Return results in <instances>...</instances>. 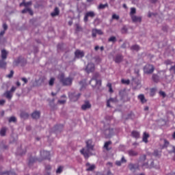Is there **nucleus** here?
Wrapping results in <instances>:
<instances>
[{
	"mask_svg": "<svg viewBox=\"0 0 175 175\" xmlns=\"http://www.w3.org/2000/svg\"><path fill=\"white\" fill-rule=\"evenodd\" d=\"M86 147L88 150H94V146L92 145V140L89 139L86 142Z\"/></svg>",
	"mask_w": 175,
	"mask_h": 175,
	"instance_id": "dca6fc26",
	"label": "nucleus"
},
{
	"mask_svg": "<svg viewBox=\"0 0 175 175\" xmlns=\"http://www.w3.org/2000/svg\"><path fill=\"white\" fill-rule=\"evenodd\" d=\"M150 95L152 96H154V95H155V89L154 88H152L150 90Z\"/></svg>",
	"mask_w": 175,
	"mask_h": 175,
	"instance_id": "3c124183",
	"label": "nucleus"
},
{
	"mask_svg": "<svg viewBox=\"0 0 175 175\" xmlns=\"http://www.w3.org/2000/svg\"><path fill=\"white\" fill-rule=\"evenodd\" d=\"M76 30L80 31L81 29V27L79 24H76Z\"/></svg>",
	"mask_w": 175,
	"mask_h": 175,
	"instance_id": "13d9d810",
	"label": "nucleus"
},
{
	"mask_svg": "<svg viewBox=\"0 0 175 175\" xmlns=\"http://www.w3.org/2000/svg\"><path fill=\"white\" fill-rule=\"evenodd\" d=\"M128 154L130 157H137L139 153L133 150H130L128 151Z\"/></svg>",
	"mask_w": 175,
	"mask_h": 175,
	"instance_id": "4be33fe9",
	"label": "nucleus"
},
{
	"mask_svg": "<svg viewBox=\"0 0 175 175\" xmlns=\"http://www.w3.org/2000/svg\"><path fill=\"white\" fill-rule=\"evenodd\" d=\"M21 118L25 119V118H28L29 115H28V113H25V112H22V113H21Z\"/></svg>",
	"mask_w": 175,
	"mask_h": 175,
	"instance_id": "58836bf2",
	"label": "nucleus"
},
{
	"mask_svg": "<svg viewBox=\"0 0 175 175\" xmlns=\"http://www.w3.org/2000/svg\"><path fill=\"white\" fill-rule=\"evenodd\" d=\"M87 73H92L95 70V64L93 63H89L85 68Z\"/></svg>",
	"mask_w": 175,
	"mask_h": 175,
	"instance_id": "0eeeda50",
	"label": "nucleus"
},
{
	"mask_svg": "<svg viewBox=\"0 0 175 175\" xmlns=\"http://www.w3.org/2000/svg\"><path fill=\"white\" fill-rule=\"evenodd\" d=\"M170 70H172V72H174V73L175 74V66H171V68H170Z\"/></svg>",
	"mask_w": 175,
	"mask_h": 175,
	"instance_id": "0e129e2a",
	"label": "nucleus"
},
{
	"mask_svg": "<svg viewBox=\"0 0 175 175\" xmlns=\"http://www.w3.org/2000/svg\"><path fill=\"white\" fill-rule=\"evenodd\" d=\"M152 81L154 83H159V77L158 75H157L156 74L152 75Z\"/></svg>",
	"mask_w": 175,
	"mask_h": 175,
	"instance_id": "cd10ccee",
	"label": "nucleus"
},
{
	"mask_svg": "<svg viewBox=\"0 0 175 175\" xmlns=\"http://www.w3.org/2000/svg\"><path fill=\"white\" fill-rule=\"evenodd\" d=\"M123 60L124 56H122L121 54L116 55L113 59V61L116 62V64H121Z\"/></svg>",
	"mask_w": 175,
	"mask_h": 175,
	"instance_id": "6e6552de",
	"label": "nucleus"
},
{
	"mask_svg": "<svg viewBox=\"0 0 175 175\" xmlns=\"http://www.w3.org/2000/svg\"><path fill=\"white\" fill-rule=\"evenodd\" d=\"M163 142H164V146H168L169 145V142H167V140L166 139H163Z\"/></svg>",
	"mask_w": 175,
	"mask_h": 175,
	"instance_id": "338daca9",
	"label": "nucleus"
},
{
	"mask_svg": "<svg viewBox=\"0 0 175 175\" xmlns=\"http://www.w3.org/2000/svg\"><path fill=\"white\" fill-rule=\"evenodd\" d=\"M57 103H59V105H65L66 100H58Z\"/></svg>",
	"mask_w": 175,
	"mask_h": 175,
	"instance_id": "de8ad7c7",
	"label": "nucleus"
},
{
	"mask_svg": "<svg viewBox=\"0 0 175 175\" xmlns=\"http://www.w3.org/2000/svg\"><path fill=\"white\" fill-rule=\"evenodd\" d=\"M8 65V63H6V61L5 59H0V68L1 69H6V66Z\"/></svg>",
	"mask_w": 175,
	"mask_h": 175,
	"instance_id": "f3484780",
	"label": "nucleus"
},
{
	"mask_svg": "<svg viewBox=\"0 0 175 175\" xmlns=\"http://www.w3.org/2000/svg\"><path fill=\"white\" fill-rule=\"evenodd\" d=\"M98 35H103V31L101 29H96Z\"/></svg>",
	"mask_w": 175,
	"mask_h": 175,
	"instance_id": "8fccbe9b",
	"label": "nucleus"
},
{
	"mask_svg": "<svg viewBox=\"0 0 175 175\" xmlns=\"http://www.w3.org/2000/svg\"><path fill=\"white\" fill-rule=\"evenodd\" d=\"M106 133H109L107 135V137H110V136H111V135H113V129H109L108 130H106Z\"/></svg>",
	"mask_w": 175,
	"mask_h": 175,
	"instance_id": "473e14b6",
	"label": "nucleus"
},
{
	"mask_svg": "<svg viewBox=\"0 0 175 175\" xmlns=\"http://www.w3.org/2000/svg\"><path fill=\"white\" fill-rule=\"evenodd\" d=\"M165 65H172V62L170 60H166L165 62Z\"/></svg>",
	"mask_w": 175,
	"mask_h": 175,
	"instance_id": "bf43d9fd",
	"label": "nucleus"
},
{
	"mask_svg": "<svg viewBox=\"0 0 175 175\" xmlns=\"http://www.w3.org/2000/svg\"><path fill=\"white\" fill-rule=\"evenodd\" d=\"M58 79L61 83H62L63 85H71L72 81H73V79L70 77L65 78V75L60 74L58 76Z\"/></svg>",
	"mask_w": 175,
	"mask_h": 175,
	"instance_id": "f03ea898",
	"label": "nucleus"
},
{
	"mask_svg": "<svg viewBox=\"0 0 175 175\" xmlns=\"http://www.w3.org/2000/svg\"><path fill=\"white\" fill-rule=\"evenodd\" d=\"M31 5H32V1H28V2H25L24 3V6L25 8H29V6H31Z\"/></svg>",
	"mask_w": 175,
	"mask_h": 175,
	"instance_id": "49530a36",
	"label": "nucleus"
},
{
	"mask_svg": "<svg viewBox=\"0 0 175 175\" xmlns=\"http://www.w3.org/2000/svg\"><path fill=\"white\" fill-rule=\"evenodd\" d=\"M54 81H55V79L52 77L51 78V79L49 80V85L52 87V85H54Z\"/></svg>",
	"mask_w": 175,
	"mask_h": 175,
	"instance_id": "ea45409f",
	"label": "nucleus"
},
{
	"mask_svg": "<svg viewBox=\"0 0 175 175\" xmlns=\"http://www.w3.org/2000/svg\"><path fill=\"white\" fill-rule=\"evenodd\" d=\"M5 103H6V100H0V106H3V105H5Z\"/></svg>",
	"mask_w": 175,
	"mask_h": 175,
	"instance_id": "4d7b16f0",
	"label": "nucleus"
},
{
	"mask_svg": "<svg viewBox=\"0 0 175 175\" xmlns=\"http://www.w3.org/2000/svg\"><path fill=\"white\" fill-rule=\"evenodd\" d=\"M129 168L131 172H136V170H137V169H139V165L130 163L129 165Z\"/></svg>",
	"mask_w": 175,
	"mask_h": 175,
	"instance_id": "9d476101",
	"label": "nucleus"
},
{
	"mask_svg": "<svg viewBox=\"0 0 175 175\" xmlns=\"http://www.w3.org/2000/svg\"><path fill=\"white\" fill-rule=\"evenodd\" d=\"M40 157L42 159H49V161H50V152L47 150H41Z\"/></svg>",
	"mask_w": 175,
	"mask_h": 175,
	"instance_id": "423d86ee",
	"label": "nucleus"
},
{
	"mask_svg": "<svg viewBox=\"0 0 175 175\" xmlns=\"http://www.w3.org/2000/svg\"><path fill=\"white\" fill-rule=\"evenodd\" d=\"M96 34H97L96 29H93L92 31V37L93 38H96Z\"/></svg>",
	"mask_w": 175,
	"mask_h": 175,
	"instance_id": "a18cd8bd",
	"label": "nucleus"
},
{
	"mask_svg": "<svg viewBox=\"0 0 175 175\" xmlns=\"http://www.w3.org/2000/svg\"><path fill=\"white\" fill-rule=\"evenodd\" d=\"M86 166H88L86 169L87 172H92V170H94L95 169V165H91L90 163H87Z\"/></svg>",
	"mask_w": 175,
	"mask_h": 175,
	"instance_id": "a211bd4d",
	"label": "nucleus"
},
{
	"mask_svg": "<svg viewBox=\"0 0 175 175\" xmlns=\"http://www.w3.org/2000/svg\"><path fill=\"white\" fill-rule=\"evenodd\" d=\"M31 117L34 120H38V119L40 118V111H36L33 112L31 114Z\"/></svg>",
	"mask_w": 175,
	"mask_h": 175,
	"instance_id": "ddd939ff",
	"label": "nucleus"
},
{
	"mask_svg": "<svg viewBox=\"0 0 175 175\" xmlns=\"http://www.w3.org/2000/svg\"><path fill=\"white\" fill-rule=\"evenodd\" d=\"M122 163L121 161H118L116 162V165H117V166H121Z\"/></svg>",
	"mask_w": 175,
	"mask_h": 175,
	"instance_id": "e2e57ef3",
	"label": "nucleus"
},
{
	"mask_svg": "<svg viewBox=\"0 0 175 175\" xmlns=\"http://www.w3.org/2000/svg\"><path fill=\"white\" fill-rule=\"evenodd\" d=\"M139 45H133L131 47V50H133V51H139Z\"/></svg>",
	"mask_w": 175,
	"mask_h": 175,
	"instance_id": "c9c22d12",
	"label": "nucleus"
},
{
	"mask_svg": "<svg viewBox=\"0 0 175 175\" xmlns=\"http://www.w3.org/2000/svg\"><path fill=\"white\" fill-rule=\"evenodd\" d=\"M21 80L24 82L25 84H27V83H28V79H27V78L25 77L21 78Z\"/></svg>",
	"mask_w": 175,
	"mask_h": 175,
	"instance_id": "6e6d98bb",
	"label": "nucleus"
},
{
	"mask_svg": "<svg viewBox=\"0 0 175 175\" xmlns=\"http://www.w3.org/2000/svg\"><path fill=\"white\" fill-rule=\"evenodd\" d=\"M133 23H142V16H137L136 15L131 16Z\"/></svg>",
	"mask_w": 175,
	"mask_h": 175,
	"instance_id": "9b49d317",
	"label": "nucleus"
},
{
	"mask_svg": "<svg viewBox=\"0 0 175 175\" xmlns=\"http://www.w3.org/2000/svg\"><path fill=\"white\" fill-rule=\"evenodd\" d=\"M142 167H145L147 169L148 167V163H145L142 165Z\"/></svg>",
	"mask_w": 175,
	"mask_h": 175,
	"instance_id": "69168bd1",
	"label": "nucleus"
},
{
	"mask_svg": "<svg viewBox=\"0 0 175 175\" xmlns=\"http://www.w3.org/2000/svg\"><path fill=\"white\" fill-rule=\"evenodd\" d=\"M13 75H14V71L12 70L9 75H6V77H8V79H12L13 77Z\"/></svg>",
	"mask_w": 175,
	"mask_h": 175,
	"instance_id": "c03bdc74",
	"label": "nucleus"
},
{
	"mask_svg": "<svg viewBox=\"0 0 175 175\" xmlns=\"http://www.w3.org/2000/svg\"><path fill=\"white\" fill-rule=\"evenodd\" d=\"M80 152L83 155L85 159H88V158H90V150L83 148L80 150Z\"/></svg>",
	"mask_w": 175,
	"mask_h": 175,
	"instance_id": "1a4fd4ad",
	"label": "nucleus"
},
{
	"mask_svg": "<svg viewBox=\"0 0 175 175\" xmlns=\"http://www.w3.org/2000/svg\"><path fill=\"white\" fill-rule=\"evenodd\" d=\"M135 14H136V8H131V12H130L131 17H132V16H135Z\"/></svg>",
	"mask_w": 175,
	"mask_h": 175,
	"instance_id": "72a5a7b5",
	"label": "nucleus"
},
{
	"mask_svg": "<svg viewBox=\"0 0 175 175\" xmlns=\"http://www.w3.org/2000/svg\"><path fill=\"white\" fill-rule=\"evenodd\" d=\"M146 154H143L142 156L140 157V161H146Z\"/></svg>",
	"mask_w": 175,
	"mask_h": 175,
	"instance_id": "5fc2aeb1",
	"label": "nucleus"
},
{
	"mask_svg": "<svg viewBox=\"0 0 175 175\" xmlns=\"http://www.w3.org/2000/svg\"><path fill=\"white\" fill-rule=\"evenodd\" d=\"M7 58H8V52L5 49L1 50V59L6 60Z\"/></svg>",
	"mask_w": 175,
	"mask_h": 175,
	"instance_id": "6ab92c4d",
	"label": "nucleus"
},
{
	"mask_svg": "<svg viewBox=\"0 0 175 175\" xmlns=\"http://www.w3.org/2000/svg\"><path fill=\"white\" fill-rule=\"evenodd\" d=\"M90 84L92 85V87H100V85H102L100 75H99L98 72H95L90 81Z\"/></svg>",
	"mask_w": 175,
	"mask_h": 175,
	"instance_id": "f257e3e1",
	"label": "nucleus"
},
{
	"mask_svg": "<svg viewBox=\"0 0 175 175\" xmlns=\"http://www.w3.org/2000/svg\"><path fill=\"white\" fill-rule=\"evenodd\" d=\"M106 8H109V4L105 3V4H102L100 3L97 9L98 10H102L103 9H106Z\"/></svg>",
	"mask_w": 175,
	"mask_h": 175,
	"instance_id": "a878e982",
	"label": "nucleus"
},
{
	"mask_svg": "<svg viewBox=\"0 0 175 175\" xmlns=\"http://www.w3.org/2000/svg\"><path fill=\"white\" fill-rule=\"evenodd\" d=\"M88 17H91V18H94V17H95V12L93 11H90L86 12L83 18V21L85 23H87L88 21Z\"/></svg>",
	"mask_w": 175,
	"mask_h": 175,
	"instance_id": "39448f33",
	"label": "nucleus"
},
{
	"mask_svg": "<svg viewBox=\"0 0 175 175\" xmlns=\"http://www.w3.org/2000/svg\"><path fill=\"white\" fill-rule=\"evenodd\" d=\"M3 174H7V175H17V174H15L14 172H12V171L5 172L1 173V175H3Z\"/></svg>",
	"mask_w": 175,
	"mask_h": 175,
	"instance_id": "4c0bfd02",
	"label": "nucleus"
},
{
	"mask_svg": "<svg viewBox=\"0 0 175 175\" xmlns=\"http://www.w3.org/2000/svg\"><path fill=\"white\" fill-rule=\"evenodd\" d=\"M21 13H23V14H25V13H29L30 16L33 15V11H32V10L29 8H26L25 9L22 10Z\"/></svg>",
	"mask_w": 175,
	"mask_h": 175,
	"instance_id": "2eb2a0df",
	"label": "nucleus"
},
{
	"mask_svg": "<svg viewBox=\"0 0 175 175\" xmlns=\"http://www.w3.org/2000/svg\"><path fill=\"white\" fill-rule=\"evenodd\" d=\"M63 171H64V166H59L57 169L56 173H57V174H61V173H62Z\"/></svg>",
	"mask_w": 175,
	"mask_h": 175,
	"instance_id": "7c9ffc66",
	"label": "nucleus"
},
{
	"mask_svg": "<svg viewBox=\"0 0 175 175\" xmlns=\"http://www.w3.org/2000/svg\"><path fill=\"white\" fill-rule=\"evenodd\" d=\"M45 169H46V170H51V165H46V166H45Z\"/></svg>",
	"mask_w": 175,
	"mask_h": 175,
	"instance_id": "052dcab7",
	"label": "nucleus"
},
{
	"mask_svg": "<svg viewBox=\"0 0 175 175\" xmlns=\"http://www.w3.org/2000/svg\"><path fill=\"white\" fill-rule=\"evenodd\" d=\"M116 41H117V38H116L115 36H111L108 40V42H112L113 43H114Z\"/></svg>",
	"mask_w": 175,
	"mask_h": 175,
	"instance_id": "79ce46f5",
	"label": "nucleus"
},
{
	"mask_svg": "<svg viewBox=\"0 0 175 175\" xmlns=\"http://www.w3.org/2000/svg\"><path fill=\"white\" fill-rule=\"evenodd\" d=\"M150 137V135L146 132L144 133L143 135V142L144 143H148V138Z\"/></svg>",
	"mask_w": 175,
	"mask_h": 175,
	"instance_id": "5701e85b",
	"label": "nucleus"
},
{
	"mask_svg": "<svg viewBox=\"0 0 175 175\" xmlns=\"http://www.w3.org/2000/svg\"><path fill=\"white\" fill-rule=\"evenodd\" d=\"M8 121L9 122H16L17 121V118H16L14 116H12L9 118Z\"/></svg>",
	"mask_w": 175,
	"mask_h": 175,
	"instance_id": "a19ab883",
	"label": "nucleus"
},
{
	"mask_svg": "<svg viewBox=\"0 0 175 175\" xmlns=\"http://www.w3.org/2000/svg\"><path fill=\"white\" fill-rule=\"evenodd\" d=\"M122 33H125L128 32V29L125 27H122Z\"/></svg>",
	"mask_w": 175,
	"mask_h": 175,
	"instance_id": "864d4df0",
	"label": "nucleus"
},
{
	"mask_svg": "<svg viewBox=\"0 0 175 175\" xmlns=\"http://www.w3.org/2000/svg\"><path fill=\"white\" fill-rule=\"evenodd\" d=\"M91 107V104L89 102H86L84 105L81 106L82 110H87Z\"/></svg>",
	"mask_w": 175,
	"mask_h": 175,
	"instance_id": "393cba45",
	"label": "nucleus"
},
{
	"mask_svg": "<svg viewBox=\"0 0 175 175\" xmlns=\"http://www.w3.org/2000/svg\"><path fill=\"white\" fill-rule=\"evenodd\" d=\"M80 96H81V94L77 93V92L70 93L69 94V98L72 102H77V100H79Z\"/></svg>",
	"mask_w": 175,
	"mask_h": 175,
	"instance_id": "20e7f679",
	"label": "nucleus"
},
{
	"mask_svg": "<svg viewBox=\"0 0 175 175\" xmlns=\"http://www.w3.org/2000/svg\"><path fill=\"white\" fill-rule=\"evenodd\" d=\"M117 99L116 98H109L107 101V107H110V103L112 102L113 103H114V102H116Z\"/></svg>",
	"mask_w": 175,
	"mask_h": 175,
	"instance_id": "c85d7f7f",
	"label": "nucleus"
},
{
	"mask_svg": "<svg viewBox=\"0 0 175 175\" xmlns=\"http://www.w3.org/2000/svg\"><path fill=\"white\" fill-rule=\"evenodd\" d=\"M131 136L135 137V139H139V137H140V133L136 131H133L131 133Z\"/></svg>",
	"mask_w": 175,
	"mask_h": 175,
	"instance_id": "aec40b11",
	"label": "nucleus"
},
{
	"mask_svg": "<svg viewBox=\"0 0 175 175\" xmlns=\"http://www.w3.org/2000/svg\"><path fill=\"white\" fill-rule=\"evenodd\" d=\"M112 18L113 20H119L120 19V16L116 14L112 15Z\"/></svg>",
	"mask_w": 175,
	"mask_h": 175,
	"instance_id": "09e8293b",
	"label": "nucleus"
},
{
	"mask_svg": "<svg viewBox=\"0 0 175 175\" xmlns=\"http://www.w3.org/2000/svg\"><path fill=\"white\" fill-rule=\"evenodd\" d=\"M154 70H155V68H154L153 65L146 64L144 67V73H146V75H151L154 72Z\"/></svg>",
	"mask_w": 175,
	"mask_h": 175,
	"instance_id": "7ed1b4c3",
	"label": "nucleus"
},
{
	"mask_svg": "<svg viewBox=\"0 0 175 175\" xmlns=\"http://www.w3.org/2000/svg\"><path fill=\"white\" fill-rule=\"evenodd\" d=\"M16 90H17V88L12 86V88L10 89V92L13 94V92H14L16 91Z\"/></svg>",
	"mask_w": 175,
	"mask_h": 175,
	"instance_id": "603ef678",
	"label": "nucleus"
},
{
	"mask_svg": "<svg viewBox=\"0 0 175 175\" xmlns=\"http://www.w3.org/2000/svg\"><path fill=\"white\" fill-rule=\"evenodd\" d=\"M36 162V159L35 157H31L29 160V166H31V163Z\"/></svg>",
	"mask_w": 175,
	"mask_h": 175,
	"instance_id": "e433bc0d",
	"label": "nucleus"
},
{
	"mask_svg": "<svg viewBox=\"0 0 175 175\" xmlns=\"http://www.w3.org/2000/svg\"><path fill=\"white\" fill-rule=\"evenodd\" d=\"M0 135L1 136H5V135H6V127H3L1 129Z\"/></svg>",
	"mask_w": 175,
	"mask_h": 175,
	"instance_id": "f704fd0d",
	"label": "nucleus"
},
{
	"mask_svg": "<svg viewBox=\"0 0 175 175\" xmlns=\"http://www.w3.org/2000/svg\"><path fill=\"white\" fill-rule=\"evenodd\" d=\"M138 99H139V100H141L142 103H144L146 102V98H144V94H139L138 96Z\"/></svg>",
	"mask_w": 175,
	"mask_h": 175,
	"instance_id": "c756f323",
	"label": "nucleus"
},
{
	"mask_svg": "<svg viewBox=\"0 0 175 175\" xmlns=\"http://www.w3.org/2000/svg\"><path fill=\"white\" fill-rule=\"evenodd\" d=\"M76 58H83L84 52L80 50H77L75 53Z\"/></svg>",
	"mask_w": 175,
	"mask_h": 175,
	"instance_id": "f8f14e48",
	"label": "nucleus"
},
{
	"mask_svg": "<svg viewBox=\"0 0 175 175\" xmlns=\"http://www.w3.org/2000/svg\"><path fill=\"white\" fill-rule=\"evenodd\" d=\"M122 84H126L127 85H129V84H130L131 81L129 79L125 80V79H122Z\"/></svg>",
	"mask_w": 175,
	"mask_h": 175,
	"instance_id": "37998d69",
	"label": "nucleus"
},
{
	"mask_svg": "<svg viewBox=\"0 0 175 175\" xmlns=\"http://www.w3.org/2000/svg\"><path fill=\"white\" fill-rule=\"evenodd\" d=\"M3 28L4 31H6V29H8V25H6V23H3Z\"/></svg>",
	"mask_w": 175,
	"mask_h": 175,
	"instance_id": "680f3d73",
	"label": "nucleus"
},
{
	"mask_svg": "<svg viewBox=\"0 0 175 175\" xmlns=\"http://www.w3.org/2000/svg\"><path fill=\"white\" fill-rule=\"evenodd\" d=\"M110 144H111V142L109 141V142H106L104 144V148H105V150H107V151H110V150H111V148H109V146H110Z\"/></svg>",
	"mask_w": 175,
	"mask_h": 175,
	"instance_id": "bb28decb",
	"label": "nucleus"
},
{
	"mask_svg": "<svg viewBox=\"0 0 175 175\" xmlns=\"http://www.w3.org/2000/svg\"><path fill=\"white\" fill-rule=\"evenodd\" d=\"M58 14H59V9L56 7L54 9V11L51 12V16H52V17H55L56 16H58Z\"/></svg>",
	"mask_w": 175,
	"mask_h": 175,
	"instance_id": "412c9836",
	"label": "nucleus"
},
{
	"mask_svg": "<svg viewBox=\"0 0 175 175\" xmlns=\"http://www.w3.org/2000/svg\"><path fill=\"white\" fill-rule=\"evenodd\" d=\"M3 96H5V98L7 99H9V100H10V99H12V98H13V93L12 92L9 91H6L4 94Z\"/></svg>",
	"mask_w": 175,
	"mask_h": 175,
	"instance_id": "4468645a",
	"label": "nucleus"
},
{
	"mask_svg": "<svg viewBox=\"0 0 175 175\" xmlns=\"http://www.w3.org/2000/svg\"><path fill=\"white\" fill-rule=\"evenodd\" d=\"M21 61H23V59H21V57H18L13 62L14 66H18V65H20V64H21Z\"/></svg>",
	"mask_w": 175,
	"mask_h": 175,
	"instance_id": "b1692460",
	"label": "nucleus"
},
{
	"mask_svg": "<svg viewBox=\"0 0 175 175\" xmlns=\"http://www.w3.org/2000/svg\"><path fill=\"white\" fill-rule=\"evenodd\" d=\"M159 94H160V95L163 96V98H165V96H166V94L164 92H160Z\"/></svg>",
	"mask_w": 175,
	"mask_h": 175,
	"instance_id": "774afa93",
	"label": "nucleus"
},
{
	"mask_svg": "<svg viewBox=\"0 0 175 175\" xmlns=\"http://www.w3.org/2000/svg\"><path fill=\"white\" fill-rule=\"evenodd\" d=\"M168 152L169 154H172L173 152L175 153V147L174 146H169L168 147Z\"/></svg>",
	"mask_w": 175,
	"mask_h": 175,
	"instance_id": "2f4dec72",
	"label": "nucleus"
}]
</instances>
